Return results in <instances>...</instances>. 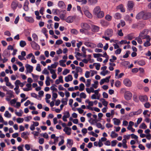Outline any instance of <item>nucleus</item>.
Segmentation results:
<instances>
[{
  "label": "nucleus",
  "instance_id": "obj_1",
  "mask_svg": "<svg viewBox=\"0 0 151 151\" xmlns=\"http://www.w3.org/2000/svg\"><path fill=\"white\" fill-rule=\"evenodd\" d=\"M93 13L97 18H101L104 16V12L103 11L101 10L100 6H96L93 10Z\"/></svg>",
  "mask_w": 151,
  "mask_h": 151
},
{
  "label": "nucleus",
  "instance_id": "obj_2",
  "mask_svg": "<svg viewBox=\"0 0 151 151\" xmlns=\"http://www.w3.org/2000/svg\"><path fill=\"white\" fill-rule=\"evenodd\" d=\"M132 96V94L129 91H126L124 94V97L127 100H130Z\"/></svg>",
  "mask_w": 151,
  "mask_h": 151
},
{
  "label": "nucleus",
  "instance_id": "obj_3",
  "mask_svg": "<svg viewBox=\"0 0 151 151\" xmlns=\"http://www.w3.org/2000/svg\"><path fill=\"white\" fill-rule=\"evenodd\" d=\"M123 83L126 86L129 87L132 86V83L131 81L128 78H126L123 80Z\"/></svg>",
  "mask_w": 151,
  "mask_h": 151
},
{
  "label": "nucleus",
  "instance_id": "obj_4",
  "mask_svg": "<svg viewBox=\"0 0 151 151\" xmlns=\"http://www.w3.org/2000/svg\"><path fill=\"white\" fill-rule=\"evenodd\" d=\"M25 68L27 73H31L33 71V67L28 64H26L25 65Z\"/></svg>",
  "mask_w": 151,
  "mask_h": 151
},
{
  "label": "nucleus",
  "instance_id": "obj_5",
  "mask_svg": "<svg viewBox=\"0 0 151 151\" xmlns=\"http://www.w3.org/2000/svg\"><path fill=\"white\" fill-rule=\"evenodd\" d=\"M30 44L32 47L35 50H39L40 49L39 45L35 41H32Z\"/></svg>",
  "mask_w": 151,
  "mask_h": 151
},
{
  "label": "nucleus",
  "instance_id": "obj_6",
  "mask_svg": "<svg viewBox=\"0 0 151 151\" xmlns=\"http://www.w3.org/2000/svg\"><path fill=\"white\" fill-rule=\"evenodd\" d=\"M146 41L144 43V46L145 47H147L150 46L151 45L150 41L151 38L150 36H147V38L145 39Z\"/></svg>",
  "mask_w": 151,
  "mask_h": 151
},
{
  "label": "nucleus",
  "instance_id": "obj_7",
  "mask_svg": "<svg viewBox=\"0 0 151 151\" xmlns=\"http://www.w3.org/2000/svg\"><path fill=\"white\" fill-rule=\"evenodd\" d=\"M24 19L27 22L30 23H32L34 22V18L31 17L25 16L24 17Z\"/></svg>",
  "mask_w": 151,
  "mask_h": 151
},
{
  "label": "nucleus",
  "instance_id": "obj_8",
  "mask_svg": "<svg viewBox=\"0 0 151 151\" xmlns=\"http://www.w3.org/2000/svg\"><path fill=\"white\" fill-rule=\"evenodd\" d=\"M29 1L28 0H25L23 6V9L25 11L27 12L29 10Z\"/></svg>",
  "mask_w": 151,
  "mask_h": 151
},
{
  "label": "nucleus",
  "instance_id": "obj_9",
  "mask_svg": "<svg viewBox=\"0 0 151 151\" xmlns=\"http://www.w3.org/2000/svg\"><path fill=\"white\" fill-rule=\"evenodd\" d=\"M81 26L82 28L85 30H87L89 29L90 28V25L86 23H82L81 24Z\"/></svg>",
  "mask_w": 151,
  "mask_h": 151
},
{
  "label": "nucleus",
  "instance_id": "obj_10",
  "mask_svg": "<svg viewBox=\"0 0 151 151\" xmlns=\"http://www.w3.org/2000/svg\"><path fill=\"white\" fill-rule=\"evenodd\" d=\"M113 35V30L111 29H108L105 32V35L111 37Z\"/></svg>",
  "mask_w": 151,
  "mask_h": 151
},
{
  "label": "nucleus",
  "instance_id": "obj_11",
  "mask_svg": "<svg viewBox=\"0 0 151 151\" xmlns=\"http://www.w3.org/2000/svg\"><path fill=\"white\" fill-rule=\"evenodd\" d=\"M145 30H144L141 33H140L138 37L142 38V39H145L147 38V36H150L149 35H147L145 33Z\"/></svg>",
  "mask_w": 151,
  "mask_h": 151
},
{
  "label": "nucleus",
  "instance_id": "obj_12",
  "mask_svg": "<svg viewBox=\"0 0 151 151\" xmlns=\"http://www.w3.org/2000/svg\"><path fill=\"white\" fill-rule=\"evenodd\" d=\"M84 44L86 46L92 48H94L96 47L95 44L88 42H85Z\"/></svg>",
  "mask_w": 151,
  "mask_h": 151
},
{
  "label": "nucleus",
  "instance_id": "obj_13",
  "mask_svg": "<svg viewBox=\"0 0 151 151\" xmlns=\"http://www.w3.org/2000/svg\"><path fill=\"white\" fill-rule=\"evenodd\" d=\"M64 114L63 116V120L64 122H66L67 121V118H68L70 116V113L68 111H66Z\"/></svg>",
  "mask_w": 151,
  "mask_h": 151
},
{
  "label": "nucleus",
  "instance_id": "obj_14",
  "mask_svg": "<svg viewBox=\"0 0 151 151\" xmlns=\"http://www.w3.org/2000/svg\"><path fill=\"white\" fill-rule=\"evenodd\" d=\"M139 100L142 102H145L148 101L147 97L146 96H140L139 97Z\"/></svg>",
  "mask_w": 151,
  "mask_h": 151
},
{
  "label": "nucleus",
  "instance_id": "obj_15",
  "mask_svg": "<svg viewBox=\"0 0 151 151\" xmlns=\"http://www.w3.org/2000/svg\"><path fill=\"white\" fill-rule=\"evenodd\" d=\"M110 76L107 77L105 78L102 79L100 82V84L101 85L103 84L105 82L108 83L109 82V79L110 78Z\"/></svg>",
  "mask_w": 151,
  "mask_h": 151
},
{
  "label": "nucleus",
  "instance_id": "obj_16",
  "mask_svg": "<svg viewBox=\"0 0 151 151\" xmlns=\"http://www.w3.org/2000/svg\"><path fill=\"white\" fill-rule=\"evenodd\" d=\"M75 18V17L73 16H69L65 20L68 23H71L73 22Z\"/></svg>",
  "mask_w": 151,
  "mask_h": 151
},
{
  "label": "nucleus",
  "instance_id": "obj_17",
  "mask_svg": "<svg viewBox=\"0 0 151 151\" xmlns=\"http://www.w3.org/2000/svg\"><path fill=\"white\" fill-rule=\"evenodd\" d=\"M18 5V2L16 1H13L11 4V7L12 9L15 10L16 9Z\"/></svg>",
  "mask_w": 151,
  "mask_h": 151
},
{
  "label": "nucleus",
  "instance_id": "obj_18",
  "mask_svg": "<svg viewBox=\"0 0 151 151\" xmlns=\"http://www.w3.org/2000/svg\"><path fill=\"white\" fill-rule=\"evenodd\" d=\"M144 12H141L138 14L136 16V19H143Z\"/></svg>",
  "mask_w": 151,
  "mask_h": 151
},
{
  "label": "nucleus",
  "instance_id": "obj_19",
  "mask_svg": "<svg viewBox=\"0 0 151 151\" xmlns=\"http://www.w3.org/2000/svg\"><path fill=\"white\" fill-rule=\"evenodd\" d=\"M73 144V141L72 139H67V146L69 148H70Z\"/></svg>",
  "mask_w": 151,
  "mask_h": 151
},
{
  "label": "nucleus",
  "instance_id": "obj_20",
  "mask_svg": "<svg viewBox=\"0 0 151 151\" xmlns=\"http://www.w3.org/2000/svg\"><path fill=\"white\" fill-rule=\"evenodd\" d=\"M151 17V13H146L144 12L143 19H147Z\"/></svg>",
  "mask_w": 151,
  "mask_h": 151
},
{
  "label": "nucleus",
  "instance_id": "obj_21",
  "mask_svg": "<svg viewBox=\"0 0 151 151\" xmlns=\"http://www.w3.org/2000/svg\"><path fill=\"white\" fill-rule=\"evenodd\" d=\"M63 76H60L58 78V79H57L55 81V83L57 85L59 84L60 83H63L64 82L63 80Z\"/></svg>",
  "mask_w": 151,
  "mask_h": 151
},
{
  "label": "nucleus",
  "instance_id": "obj_22",
  "mask_svg": "<svg viewBox=\"0 0 151 151\" xmlns=\"http://www.w3.org/2000/svg\"><path fill=\"white\" fill-rule=\"evenodd\" d=\"M71 129L67 127H65L63 129V131L65 132L67 135H69L71 134Z\"/></svg>",
  "mask_w": 151,
  "mask_h": 151
},
{
  "label": "nucleus",
  "instance_id": "obj_23",
  "mask_svg": "<svg viewBox=\"0 0 151 151\" xmlns=\"http://www.w3.org/2000/svg\"><path fill=\"white\" fill-rule=\"evenodd\" d=\"M73 79V78L72 76L71 75H68L65 78V81L67 82L72 81Z\"/></svg>",
  "mask_w": 151,
  "mask_h": 151
},
{
  "label": "nucleus",
  "instance_id": "obj_24",
  "mask_svg": "<svg viewBox=\"0 0 151 151\" xmlns=\"http://www.w3.org/2000/svg\"><path fill=\"white\" fill-rule=\"evenodd\" d=\"M117 8L120 10L121 12H124L125 11V8L122 4H120L117 7Z\"/></svg>",
  "mask_w": 151,
  "mask_h": 151
},
{
  "label": "nucleus",
  "instance_id": "obj_25",
  "mask_svg": "<svg viewBox=\"0 0 151 151\" xmlns=\"http://www.w3.org/2000/svg\"><path fill=\"white\" fill-rule=\"evenodd\" d=\"M6 94L9 95V97L10 98H14V97L13 94V92L11 90L7 91Z\"/></svg>",
  "mask_w": 151,
  "mask_h": 151
},
{
  "label": "nucleus",
  "instance_id": "obj_26",
  "mask_svg": "<svg viewBox=\"0 0 151 151\" xmlns=\"http://www.w3.org/2000/svg\"><path fill=\"white\" fill-rule=\"evenodd\" d=\"M114 17L116 19H119L121 18L122 16L120 13L117 12L114 14Z\"/></svg>",
  "mask_w": 151,
  "mask_h": 151
},
{
  "label": "nucleus",
  "instance_id": "obj_27",
  "mask_svg": "<svg viewBox=\"0 0 151 151\" xmlns=\"http://www.w3.org/2000/svg\"><path fill=\"white\" fill-rule=\"evenodd\" d=\"M57 86L53 84L50 87V89L52 91V92H57L58 91V90L56 88V87Z\"/></svg>",
  "mask_w": 151,
  "mask_h": 151
},
{
  "label": "nucleus",
  "instance_id": "obj_28",
  "mask_svg": "<svg viewBox=\"0 0 151 151\" xmlns=\"http://www.w3.org/2000/svg\"><path fill=\"white\" fill-rule=\"evenodd\" d=\"M134 4L133 1H128L127 3V6L128 8L129 9H132L133 7Z\"/></svg>",
  "mask_w": 151,
  "mask_h": 151
},
{
  "label": "nucleus",
  "instance_id": "obj_29",
  "mask_svg": "<svg viewBox=\"0 0 151 151\" xmlns=\"http://www.w3.org/2000/svg\"><path fill=\"white\" fill-rule=\"evenodd\" d=\"M29 134L27 132H24L21 134V137L24 139H27L28 138Z\"/></svg>",
  "mask_w": 151,
  "mask_h": 151
},
{
  "label": "nucleus",
  "instance_id": "obj_30",
  "mask_svg": "<svg viewBox=\"0 0 151 151\" xmlns=\"http://www.w3.org/2000/svg\"><path fill=\"white\" fill-rule=\"evenodd\" d=\"M100 100L102 102L103 105L105 106V107H107L108 102L106 101L104 99H101Z\"/></svg>",
  "mask_w": 151,
  "mask_h": 151
},
{
  "label": "nucleus",
  "instance_id": "obj_31",
  "mask_svg": "<svg viewBox=\"0 0 151 151\" xmlns=\"http://www.w3.org/2000/svg\"><path fill=\"white\" fill-rule=\"evenodd\" d=\"M114 123L116 125H119L120 123V121L119 119L116 118H114L113 119Z\"/></svg>",
  "mask_w": 151,
  "mask_h": 151
},
{
  "label": "nucleus",
  "instance_id": "obj_32",
  "mask_svg": "<svg viewBox=\"0 0 151 151\" xmlns=\"http://www.w3.org/2000/svg\"><path fill=\"white\" fill-rule=\"evenodd\" d=\"M84 13L87 17L89 18H91L92 17V15L88 10L85 11Z\"/></svg>",
  "mask_w": 151,
  "mask_h": 151
},
{
  "label": "nucleus",
  "instance_id": "obj_33",
  "mask_svg": "<svg viewBox=\"0 0 151 151\" xmlns=\"http://www.w3.org/2000/svg\"><path fill=\"white\" fill-rule=\"evenodd\" d=\"M99 27L96 26H93L92 28V30L94 32H96L99 31Z\"/></svg>",
  "mask_w": 151,
  "mask_h": 151
},
{
  "label": "nucleus",
  "instance_id": "obj_34",
  "mask_svg": "<svg viewBox=\"0 0 151 151\" xmlns=\"http://www.w3.org/2000/svg\"><path fill=\"white\" fill-rule=\"evenodd\" d=\"M96 127L99 128H101V129H104L105 127L104 126H102L101 124L99 122L96 123Z\"/></svg>",
  "mask_w": 151,
  "mask_h": 151
},
{
  "label": "nucleus",
  "instance_id": "obj_35",
  "mask_svg": "<svg viewBox=\"0 0 151 151\" xmlns=\"http://www.w3.org/2000/svg\"><path fill=\"white\" fill-rule=\"evenodd\" d=\"M88 2L91 5L96 4L98 2V0H88Z\"/></svg>",
  "mask_w": 151,
  "mask_h": 151
},
{
  "label": "nucleus",
  "instance_id": "obj_36",
  "mask_svg": "<svg viewBox=\"0 0 151 151\" xmlns=\"http://www.w3.org/2000/svg\"><path fill=\"white\" fill-rule=\"evenodd\" d=\"M100 23L103 26H107L109 25V23L108 22L103 20H101Z\"/></svg>",
  "mask_w": 151,
  "mask_h": 151
},
{
  "label": "nucleus",
  "instance_id": "obj_37",
  "mask_svg": "<svg viewBox=\"0 0 151 151\" xmlns=\"http://www.w3.org/2000/svg\"><path fill=\"white\" fill-rule=\"evenodd\" d=\"M110 136L112 138H114L118 136V134L116 133L114 131H112Z\"/></svg>",
  "mask_w": 151,
  "mask_h": 151
},
{
  "label": "nucleus",
  "instance_id": "obj_38",
  "mask_svg": "<svg viewBox=\"0 0 151 151\" xmlns=\"http://www.w3.org/2000/svg\"><path fill=\"white\" fill-rule=\"evenodd\" d=\"M66 61L65 60H61L59 61L60 65L63 67H65L66 65L64 63Z\"/></svg>",
  "mask_w": 151,
  "mask_h": 151
},
{
  "label": "nucleus",
  "instance_id": "obj_39",
  "mask_svg": "<svg viewBox=\"0 0 151 151\" xmlns=\"http://www.w3.org/2000/svg\"><path fill=\"white\" fill-rule=\"evenodd\" d=\"M88 122L91 124H94V123H96L97 122V120H96L95 119H93L91 118H90L88 120Z\"/></svg>",
  "mask_w": 151,
  "mask_h": 151
},
{
  "label": "nucleus",
  "instance_id": "obj_40",
  "mask_svg": "<svg viewBox=\"0 0 151 151\" xmlns=\"http://www.w3.org/2000/svg\"><path fill=\"white\" fill-rule=\"evenodd\" d=\"M4 116L6 118H9L11 117L12 115L8 111H6L4 114Z\"/></svg>",
  "mask_w": 151,
  "mask_h": 151
},
{
  "label": "nucleus",
  "instance_id": "obj_41",
  "mask_svg": "<svg viewBox=\"0 0 151 151\" xmlns=\"http://www.w3.org/2000/svg\"><path fill=\"white\" fill-rule=\"evenodd\" d=\"M26 45V43L25 41L21 40L20 42L19 45L22 47H24Z\"/></svg>",
  "mask_w": 151,
  "mask_h": 151
},
{
  "label": "nucleus",
  "instance_id": "obj_42",
  "mask_svg": "<svg viewBox=\"0 0 151 151\" xmlns=\"http://www.w3.org/2000/svg\"><path fill=\"white\" fill-rule=\"evenodd\" d=\"M79 90L81 91H83L85 89V86L84 84L81 83L79 85Z\"/></svg>",
  "mask_w": 151,
  "mask_h": 151
},
{
  "label": "nucleus",
  "instance_id": "obj_43",
  "mask_svg": "<svg viewBox=\"0 0 151 151\" xmlns=\"http://www.w3.org/2000/svg\"><path fill=\"white\" fill-rule=\"evenodd\" d=\"M142 38L140 37H137L135 38V40H137V42L140 44H141L142 43L143 41L142 40Z\"/></svg>",
  "mask_w": 151,
  "mask_h": 151
},
{
  "label": "nucleus",
  "instance_id": "obj_44",
  "mask_svg": "<svg viewBox=\"0 0 151 151\" xmlns=\"http://www.w3.org/2000/svg\"><path fill=\"white\" fill-rule=\"evenodd\" d=\"M47 68L48 70L50 71V73L51 74H53L56 73V70L50 68V66H48Z\"/></svg>",
  "mask_w": 151,
  "mask_h": 151
},
{
  "label": "nucleus",
  "instance_id": "obj_45",
  "mask_svg": "<svg viewBox=\"0 0 151 151\" xmlns=\"http://www.w3.org/2000/svg\"><path fill=\"white\" fill-rule=\"evenodd\" d=\"M68 100V99L67 98H63L61 100V102L63 104L65 105L67 104V101Z\"/></svg>",
  "mask_w": 151,
  "mask_h": 151
},
{
  "label": "nucleus",
  "instance_id": "obj_46",
  "mask_svg": "<svg viewBox=\"0 0 151 151\" xmlns=\"http://www.w3.org/2000/svg\"><path fill=\"white\" fill-rule=\"evenodd\" d=\"M32 37L35 41H38V36L35 33H34L32 34Z\"/></svg>",
  "mask_w": 151,
  "mask_h": 151
},
{
  "label": "nucleus",
  "instance_id": "obj_47",
  "mask_svg": "<svg viewBox=\"0 0 151 151\" xmlns=\"http://www.w3.org/2000/svg\"><path fill=\"white\" fill-rule=\"evenodd\" d=\"M52 99L53 100H55V99L58 97V94L57 93L55 92H52Z\"/></svg>",
  "mask_w": 151,
  "mask_h": 151
},
{
  "label": "nucleus",
  "instance_id": "obj_48",
  "mask_svg": "<svg viewBox=\"0 0 151 151\" xmlns=\"http://www.w3.org/2000/svg\"><path fill=\"white\" fill-rule=\"evenodd\" d=\"M114 85L117 87H119L121 86V83L119 80L116 81Z\"/></svg>",
  "mask_w": 151,
  "mask_h": 151
},
{
  "label": "nucleus",
  "instance_id": "obj_49",
  "mask_svg": "<svg viewBox=\"0 0 151 151\" xmlns=\"http://www.w3.org/2000/svg\"><path fill=\"white\" fill-rule=\"evenodd\" d=\"M139 128L140 129H145L147 128V126L145 123H143L140 125Z\"/></svg>",
  "mask_w": 151,
  "mask_h": 151
},
{
  "label": "nucleus",
  "instance_id": "obj_50",
  "mask_svg": "<svg viewBox=\"0 0 151 151\" xmlns=\"http://www.w3.org/2000/svg\"><path fill=\"white\" fill-rule=\"evenodd\" d=\"M91 99H99L100 96H97L95 94H93L91 96Z\"/></svg>",
  "mask_w": 151,
  "mask_h": 151
},
{
  "label": "nucleus",
  "instance_id": "obj_51",
  "mask_svg": "<svg viewBox=\"0 0 151 151\" xmlns=\"http://www.w3.org/2000/svg\"><path fill=\"white\" fill-rule=\"evenodd\" d=\"M105 18L108 21H110L111 20L112 17L109 14H107L105 17Z\"/></svg>",
  "mask_w": 151,
  "mask_h": 151
},
{
  "label": "nucleus",
  "instance_id": "obj_52",
  "mask_svg": "<svg viewBox=\"0 0 151 151\" xmlns=\"http://www.w3.org/2000/svg\"><path fill=\"white\" fill-rule=\"evenodd\" d=\"M6 85L7 86L9 87L11 89H12L14 87V86L12 85V83L10 82L6 83Z\"/></svg>",
  "mask_w": 151,
  "mask_h": 151
},
{
  "label": "nucleus",
  "instance_id": "obj_53",
  "mask_svg": "<svg viewBox=\"0 0 151 151\" xmlns=\"http://www.w3.org/2000/svg\"><path fill=\"white\" fill-rule=\"evenodd\" d=\"M19 87H15L14 88V90L16 93L18 95L20 92V90L19 88Z\"/></svg>",
  "mask_w": 151,
  "mask_h": 151
},
{
  "label": "nucleus",
  "instance_id": "obj_54",
  "mask_svg": "<svg viewBox=\"0 0 151 151\" xmlns=\"http://www.w3.org/2000/svg\"><path fill=\"white\" fill-rule=\"evenodd\" d=\"M109 72L107 70H104V71H102L101 73H100V74L104 76H105L106 74H108V73H109Z\"/></svg>",
  "mask_w": 151,
  "mask_h": 151
},
{
  "label": "nucleus",
  "instance_id": "obj_55",
  "mask_svg": "<svg viewBox=\"0 0 151 151\" xmlns=\"http://www.w3.org/2000/svg\"><path fill=\"white\" fill-rule=\"evenodd\" d=\"M21 82L19 80H17L14 82V85L15 87H19V85H20Z\"/></svg>",
  "mask_w": 151,
  "mask_h": 151
},
{
  "label": "nucleus",
  "instance_id": "obj_56",
  "mask_svg": "<svg viewBox=\"0 0 151 151\" xmlns=\"http://www.w3.org/2000/svg\"><path fill=\"white\" fill-rule=\"evenodd\" d=\"M80 96L81 98L86 99V95L83 92L81 93L80 94Z\"/></svg>",
  "mask_w": 151,
  "mask_h": 151
},
{
  "label": "nucleus",
  "instance_id": "obj_57",
  "mask_svg": "<svg viewBox=\"0 0 151 151\" xmlns=\"http://www.w3.org/2000/svg\"><path fill=\"white\" fill-rule=\"evenodd\" d=\"M58 5L59 7H62L64 6L65 5V4L63 1H59Z\"/></svg>",
  "mask_w": 151,
  "mask_h": 151
},
{
  "label": "nucleus",
  "instance_id": "obj_58",
  "mask_svg": "<svg viewBox=\"0 0 151 151\" xmlns=\"http://www.w3.org/2000/svg\"><path fill=\"white\" fill-rule=\"evenodd\" d=\"M142 110L141 109H139L137 111H134L135 115H138L140 114L142 112Z\"/></svg>",
  "mask_w": 151,
  "mask_h": 151
},
{
  "label": "nucleus",
  "instance_id": "obj_59",
  "mask_svg": "<svg viewBox=\"0 0 151 151\" xmlns=\"http://www.w3.org/2000/svg\"><path fill=\"white\" fill-rule=\"evenodd\" d=\"M70 72V70L65 69L64 70L63 72V74L64 75H65Z\"/></svg>",
  "mask_w": 151,
  "mask_h": 151
},
{
  "label": "nucleus",
  "instance_id": "obj_60",
  "mask_svg": "<svg viewBox=\"0 0 151 151\" xmlns=\"http://www.w3.org/2000/svg\"><path fill=\"white\" fill-rule=\"evenodd\" d=\"M91 80L90 79H88L87 80V83L86 84V86L88 87L90 86L91 84Z\"/></svg>",
  "mask_w": 151,
  "mask_h": 151
},
{
  "label": "nucleus",
  "instance_id": "obj_61",
  "mask_svg": "<svg viewBox=\"0 0 151 151\" xmlns=\"http://www.w3.org/2000/svg\"><path fill=\"white\" fill-rule=\"evenodd\" d=\"M58 64V62H55L54 64H52L51 66H50V68H55Z\"/></svg>",
  "mask_w": 151,
  "mask_h": 151
},
{
  "label": "nucleus",
  "instance_id": "obj_62",
  "mask_svg": "<svg viewBox=\"0 0 151 151\" xmlns=\"http://www.w3.org/2000/svg\"><path fill=\"white\" fill-rule=\"evenodd\" d=\"M93 56L95 58H99V57H102V55L100 53H94L93 54Z\"/></svg>",
  "mask_w": 151,
  "mask_h": 151
},
{
  "label": "nucleus",
  "instance_id": "obj_63",
  "mask_svg": "<svg viewBox=\"0 0 151 151\" xmlns=\"http://www.w3.org/2000/svg\"><path fill=\"white\" fill-rule=\"evenodd\" d=\"M138 64L140 65H143L145 64V63L144 61L141 60L138 62Z\"/></svg>",
  "mask_w": 151,
  "mask_h": 151
},
{
  "label": "nucleus",
  "instance_id": "obj_64",
  "mask_svg": "<svg viewBox=\"0 0 151 151\" xmlns=\"http://www.w3.org/2000/svg\"><path fill=\"white\" fill-rule=\"evenodd\" d=\"M24 145H20L17 147V149L19 151H24L23 150V147Z\"/></svg>",
  "mask_w": 151,
  "mask_h": 151
}]
</instances>
